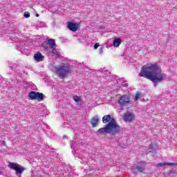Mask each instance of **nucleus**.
I'll use <instances>...</instances> for the list:
<instances>
[{
  "label": "nucleus",
  "instance_id": "15",
  "mask_svg": "<svg viewBox=\"0 0 177 177\" xmlns=\"http://www.w3.org/2000/svg\"><path fill=\"white\" fill-rule=\"evenodd\" d=\"M165 165H177V162L176 163H175V162H161V163H158L157 165V167H165Z\"/></svg>",
  "mask_w": 177,
  "mask_h": 177
},
{
  "label": "nucleus",
  "instance_id": "19",
  "mask_svg": "<svg viewBox=\"0 0 177 177\" xmlns=\"http://www.w3.org/2000/svg\"><path fill=\"white\" fill-rule=\"evenodd\" d=\"M140 92H137L136 95H135V97H134V100H136V102H137V100H139V99L140 98Z\"/></svg>",
  "mask_w": 177,
  "mask_h": 177
},
{
  "label": "nucleus",
  "instance_id": "21",
  "mask_svg": "<svg viewBox=\"0 0 177 177\" xmlns=\"http://www.w3.org/2000/svg\"><path fill=\"white\" fill-rule=\"evenodd\" d=\"M24 17H26V19H28V17H30V14L29 12H24Z\"/></svg>",
  "mask_w": 177,
  "mask_h": 177
},
{
  "label": "nucleus",
  "instance_id": "8",
  "mask_svg": "<svg viewBox=\"0 0 177 177\" xmlns=\"http://www.w3.org/2000/svg\"><path fill=\"white\" fill-rule=\"evenodd\" d=\"M123 120L125 122H132L133 120H135V115L133 113L127 112L124 114Z\"/></svg>",
  "mask_w": 177,
  "mask_h": 177
},
{
  "label": "nucleus",
  "instance_id": "9",
  "mask_svg": "<svg viewBox=\"0 0 177 177\" xmlns=\"http://www.w3.org/2000/svg\"><path fill=\"white\" fill-rule=\"evenodd\" d=\"M67 27L71 31L75 32L78 30V24L73 22H68Z\"/></svg>",
  "mask_w": 177,
  "mask_h": 177
},
{
  "label": "nucleus",
  "instance_id": "5",
  "mask_svg": "<svg viewBox=\"0 0 177 177\" xmlns=\"http://www.w3.org/2000/svg\"><path fill=\"white\" fill-rule=\"evenodd\" d=\"M146 168V162H140L138 165H136L133 166L132 170L136 174H138V172H143V171Z\"/></svg>",
  "mask_w": 177,
  "mask_h": 177
},
{
  "label": "nucleus",
  "instance_id": "3",
  "mask_svg": "<svg viewBox=\"0 0 177 177\" xmlns=\"http://www.w3.org/2000/svg\"><path fill=\"white\" fill-rule=\"evenodd\" d=\"M53 71L56 74L61 80H64L68 74H73L74 70L71 67V65L67 64H62L59 66H54L52 68Z\"/></svg>",
  "mask_w": 177,
  "mask_h": 177
},
{
  "label": "nucleus",
  "instance_id": "12",
  "mask_svg": "<svg viewBox=\"0 0 177 177\" xmlns=\"http://www.w3.org/2000/svg\"><path fill=\"white\" fill-rule=\"evenodd\" d=\"M47 45H49L50 48H55L56 46V41L54 39H49L47 40Z\"/></svg>",
  "mask_w": 177,
  "mask_h": 177
},
{
  "label": "nucleus",
  "instance_id": "1",
  "mask_svg": "<svg viewBox=\"0 0 177 177\" xmlns=\"http://www.w3.org/2000/svg\"><path fill=\"white\" fill-rule=\"evenodd\" d=\"M140 77L150 80L157 86L158 82H162L167 80V75L161 71V66L157 64H147L141 68Z\"/></svg>",
  "mask_w": 177,
  "mask_h": 177
},
{
  "label": "nucleus",
  "instance_id": "18",
  "mask_svg": "<svg viewBox=\"0 0 177 177\" xmlns=\"http://www.w3.org/2000/svg\"><path fill=\"white\" fill-rule=\"evenodd\" d=\"M124 80H121V79H119L118 80V88H121V86H124V82H123Z\"/></svg>",
  "mask_w": 177,
  "mask_h": 177
},
{
  "label": "nucleus",
  "instance_id": "23",
  "mask_svg": "<svg viewBox=\"0 0 177 177\" xmlns=\"http://www.w3.org/2000/svg\"><path fill=\"white\" fill-rule=\"evenodd\" d=\"M71 149H75V144L73 143V142H71Z\"/></svg>",
  "mask_w": 177,
  "mask_h": 177
},
{
  "label": "nucleus",
  "instance_id": "10",
  "mask_svg": "<svg viewBox=\"0 0 177 177\" xmlns=\"http://www.w3.org/2000/svg\"><path fill=\"white\" fill-rule=\"evenodd\" d=\"M44 55H42V54L39 52L36 53L34 55V59L36 62H42V60H44Z\"/></svg>",
  "mask_w": 177,
  "mask_h": 177
},
{
  "label": "nucleus",
  "instance_id": "6",
  "mask_svg": "<svg viewBox=\"0 0 177 177\" xmlns=\"http://www.w3.org/2000/svg\"><path fill=\"white\" fill-rule=\"evenodd\" d=\"M10 167L12 168V169H15L16 171V174H22L23 172H24V168L21 167L19 164L15 162H10Z\"/></svg>",
  "mask_w": 177,
  "mask_h": 177
},
{
  "label": "nucleus",
  "instance_id": "16",
  "mask_svg": "<svg viewBox=\"0 0 177 177\" xmlns=\"http://www.w3.org/2000/svg\"><path fill=\"white\" fill-rule=\"evenodd\" d=\"M17 49L18 50H20L22 53H27V52H28V48H24V47L21 46H18Z\"/></svg>",
  "mask_w": 177,
  "mask_h": 177
},
{
  "label": "nucleus",
  "instance_id": "30",
  "mask_svg": "<svg viewBox=\"0 0 177 177\" xmlns=\"http://www.w3.org/2000/svg\"><path fill=\"white\" fill-rule=\"evenodd\" d=\"M19 177H21V174H17Z\"/></svg>",
  "mask_w": 177,
  "mask_h": 177
},
{
  "label": "nucleus",
  "instance_id": "14",
  "mask_svg": "<svg viewBox=\"0 0 177 177\" xmlns=\"http://www.w3.org/2000/svg\"><path fill=\"white\" fill-rule=\"evenodd\" d=\"M100 71L102 73L103 77H105V78H107V77L110 75V72L104 68L100 69Z\"/></svg>",
  "mask_w": 177,
  "mask_h": 177
},
{
  "label": "nucleus",
  "instance_id": "26",
  "mask_svg": "<svg viewBox=\"0 0 177 177\" xmlns=\"http://www.w3.org/2000/svg\"><path fill=\"white\" fill-rule=\"evenodd\" d=\"M2 171H3V167H0V175L2 174Z\"/></svg>",
  "mask_w": 177,
  "mask_h": 177
},
{
  "label": "nucleus",
  "instance_id": "28",
  "mask_svg": "<svg viewBox=\"0 0 177 177\" xmlns=\"http://www.w3.org/2000/svg\"><path fill=\"white\" fill-rule=\"evenodd\" d=\"M63 139H67V136H63Z\"/></svg>",
  "mask_w": 177,
  "mask_h": 177
},
{
  "label": "nucleus",
  "instance_id": "11",
  "mask_svg": "<svg viewBox=\"0 0 177 177\" xmlns=\"http://www.w3.org/2000/svg\"><path fill=\"white\" fill-rule=\"evenodd\" d=\"M97 124H99V115H95L91 120V124L93 128H95L97 127Z\"/></svg>",
  "mask_w": 177,
  "mask_h": 177
},
{
  "label": "nucleus",
  "instance_id": "20",
  "mask_svg": "<svg viewBox=\"0 0 177 177\" xmlns=\"http://www.w3.org/2000/svg\"><path fill=\"white\" fill-rule=\"evenodd\" d=\"M80 99L81 98L78 96H73V100H75V102H80Z\"/></svg>",
  "mask_w": 177,
  "mask_h": 177
},
{
  "label": "nucleus",
  "instance_id": "13",
  "mask_svg": "<svg viewBox=\"0 0 177 177\" xmlns=\"http://www.w3.org/2000/svg\"><path fill=\"white\" fill-rule=\"evenodd\" d=\"M113 45L115 48H118L120 46V45H121V39L115 38L113 40Z\"/></svg>",
  "mask_w": 177,
  "mask_h": 177
},
{
  "label": "nucleus",
  "instance_id": "7",
  "mask_svg": "<svg viewBox=\"0 0 177 177\" xmlns=\"http://www.w3.org/2000/svg\"><path fill=\"white\" fill-rule=\"evenodd\" d=\"M130 102L129 96L124 95L120 98L118 103L120 106H127L129 104Z\"/></svg>",
  "mask_w": 177,
  "mask_h": 177
},
{
  "label": "nucleus",
  "instance_id": "4",
  "mask_svg": "<svg viewBox=\"0 0 177 177\" xmlns=\"http://www.w3.org/2000/svg\"><path fill=\"white\" fill-rule=\"evenodd\" d=\"M29 97L30 100H38L42 102L44 100V93L35 91H31L29 93Z\"/></svg>",
  "mask_w": 177,
  "mask_h": 177
},
{
  "label": "nucleus",
  "instance_id": "27",
  "mask_svg": "<svg viewBox=\"0 0 177 177\" xmlns=\"http://www.w3.org/2000/svg\"><path fill=\"white\" fill-rule=\"evenodd\" d=\"M149 149L153 150V145H149Z\"/></svg>",
  "mask_w": 177,
  "mask_h": 177
},
{
  "label": "nucleus",
  "instance_id": "25",
  "mask_svg": "<svg viewBox=\"0 0 177 177\" xmlns=\"http://www.w3.org/2000/svg\"><path fill=\"white\" fill-rule=\"evenodd\" d=\"M98 46H100L99 43H96V44L94 45V49H97V48H98Z\"/></svg>",
  "mask_w": 177,
  "mask_h": 177
},
{
  "label": "nucleus",
  "instance_id": "17",
  "mask_svg": "<svg viewBox=\"0 0 177 177\" xmlns=\"http://www.w3.org/2000/svg\"><path fill=\"white\" fill-rule=\"evenodd\" d=\"M52 49V53H53V55H56V56H58V57H60V53H59L57 52V50H56V46L54 48H51Z\"/></svg>",
  "mask_w": 177,
  "mask_h": 177
},
{
  "label": "nucleus",
  "instance_id": "22",
  "mask_svg": "<svg viewBox=\"0 0 177 177\" xmlns=\"http://www.w3.org/2000/svg\"><path fill=\"white\" fill-rule=\"evenodd\" d=\"M16 67H17V65L14 64L13 66H10V68H11V70L15 71Z\"/></svg>",
  "mask_w": 177,
  "mask_h": 177
},
{
  "label": "nucleus",
  "instance_id": "24",
  "mask_svg": "<svg viewBox=\"0 0 177 177\" xmlns=\"http://www.w3.org/2000/svg\"><path fill=\"white\" fill-rule=\"evenodd\" d=\"M99 53H100V55H103V47H101V48H100Z\"/></svg>",
  "mask_w": 177,
  "mask_h": 177
},
{
  "label": "nucleus",
  "instance_id": "2",
  "mask_svg": "<svg viewBox=\"0 0 177 177\" xmlns=\"http://www.w3.org/2000/svg\"><path fill=\"white\" fill-rule=\"evenodd\" d=\"M102 122L103 124H107L108 122V124L95 132L97 136L104 135L105 133H109V135H117V133H120V125L117 124L115 119L111 118V115H105L102 118Z\"/></svg>",
  "mask_w": 177,
  "mask_h": 177
},
{
  "label": "nucleus",
  "instance_id": "29",
  "mask_svg": "<svg viewBox=\"0 0 177 177\" xmlns=\"http://www.w3.org/2000/svg\"><path fill=\"white\" fill-rule=\"evenodd\" d=\"M36 17H39V14H36Z\"/></svg>",
  "mask_w": 177,
  "mask_h": 177
}]
</instances>
